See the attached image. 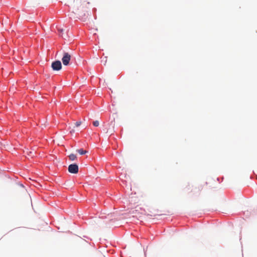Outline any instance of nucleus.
Wrapping results in <instances>:
<instances>
[{
	"label": "nucleus",
	"instance_id": "20e7f679",
	"mask_svg": "<svg viewBox=\"0 0 257 257\" xmlns=\"http://www.w3.org/2000/svg\"><path fill=\"white\" fill-rule=\"evenodd\" d=\"M68 170L70 173L76 174L78 172V166L75 164H71L68 166Z\"/></svg>",
	"mask_w": 257,
	"mask_h": 257
},
{
	"label": "nucleus",
	"instance_id": "f03ea898",
	"mask_svg": "<svg viewBox=\"0 0 257 257\" xmlns=\"http://www.w3.org/2000/svg\"><path fill=\"white\" fill-rule=\"evenodd\" d=\"M71 56L70 54L67 52H64L62 58V63L64 65L67 66L69 64V62L71 60Z\"/></svg>",
	"mask_w": 257,
	"mask_h": 257
},
{
	"label": "nucleus",
	"instance_id": "6e6552de",
	"mask_svg": "<svg viewBox=\"0 0 257 257\" xmlns=\"http://www.w3.org/2000/svg\"><path fill=\"white\" fill-rule=\"evenodd\" d=\"M81 124V121H77L76 123H75V125L76 126L78 127L79 126H80Z\"/></svg>",
	"mask_w": 257,
	"mask_h": 257
},
{
	"label": "nucleus",
	"instance_id": "39448f33",
	"mask_svg": "<svg viewBox=\"0 0 257 257\" xmlns=\"http://www.w3.org/2000/svg\"><path fill=\"white\" fill-rule=\"evenodd\" d=\"M80 155H84L87 153L86 151L83 150L82 149L77 150L76 151Z\"/></svg>",
	"mask_w": 257,
	"mask_h": 257
},
{
	"label": "nucleus",
	"instance_id": "1a4fd4ad",
	"mask_svg": "<svg viewBox=\"0 0 257 257\" xmlns=\"http://www.w3.org/2000/svg\"><path fill=\"white\" fill-rule=\"evenodd\" d=\"M195 189H197L198 191H200L202 189V187L201 186H199L197 188H196Z\"/></svg>",
	"mask_w": 257,
	"mask_h": 257
},
{
	"label": "nucleus",
	"instance_id": "9d476101",
	"mask_svg": "<svg viewBox=\"0 0 257 257\" xmlns=\"http://www.w3.org/2000/svg\"><path fill=\"white\" fill-rule=\"evenodd\" d=\"M59 31L60 32L62 33L63 31V29H59Z\"/></svg>",
	"mask_w": 257,
	"mask_h": 257
},
{
	"label": "nucleus",
	"instance_id": "0eeeda50",
	"mask_svg": "<svg viewBox=\"0 0 257 257\" xmlns=\"http://www.w3.org/2000/svg\"><path fill=\"white\" fill-rule=\"evenodd\" d=\"M93 124L94 126H98L99 124V122L98 120H95L93 122Z\"/></svg>",
	"mask_w": 257,
	"mask_h": 257
},
{
	"label": "nucleus",
	"instance_id": "f257e3e1",
	"mask_svg": "<svg viewBox=\"0 0 257 257\" xmlns=\"http://www.w3.org/2000/svg\"><path fill=\"white\" fill-rule=\"evenodd\" d=\"M89 4L87 0H74L72 4L73 13L77 15L79 19H83L86 17Z\"/></svg>",
	"mask_w": 257,
	"mask_h": 257
},
{
	"label": "nucleus",
	"instance_id": "7ed1b4c3",
	"mask_svg": "<svg viewBox=\"0 0 257 257\" xmlns=\"http://www.w3.org/2000/svg\"><path fill=\"white\" fill-rule=\"evenodd\" d=\"M51 67L54 71H59L62 69L61 62L59 60L52 62Z\"/></svg>",
	"mask_w": 257,
	"mask_h": 257
},
{
	"label": "nucleus",
	"instance_id": "423d86ee",
	"mask_svg": "<svg viewBox=\"0 0 257 257\" xmlns=\"http://www.w3.org/2000/svg\"><path fill=\"white\" fill-rule=\"evenodd\" d=\"M69 159L71 161H74L77 159V157L75 154H71L69 156Z\"/></svg>",
	"mask_w": 257,
	"mask_h": 257
}]
</instances>
